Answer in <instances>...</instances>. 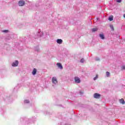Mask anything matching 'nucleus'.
<instances>
[{"mask_svg": "<svg viewBox=\"0 0 125 125\" xmlns=\"http://www.w3.org/2000/svg\"><path fill=\"white\" fill-rule=\"evenodd\" d=\"M19 5L20 6H23L25 5V1L24 0H20L19 1Z\"/></svg>", "mask_w": 125, "mask_h": 125, "instance_id": "nucleus-1", "label": "nucleus"}, {"mask_svg": "<svg viewBox=\"0 0 125 125\" xmlns=\"http://www.w3.org/2000/svg\"><path fill=\"white\" fill-rule=\"evenodd\" d=\"M18 64H19L18 61H16L12 64V66H13V67H17L18 66Z\"/></svg>", "mask_w": 125, "mask_h": 125, "instance_id": "nucleus-2", "label": "nucleus"}, {"mask_svg": "<svg viewBox=\"0 0 125 125\" xmlns=\"http://www.w3.org/2000/svg\"><path fill=\"white\" fill-rule=\"evenodd\" d=\"M74 80L75 83H81V80H80V78L78 77H75Z\"/></svg>", "mask_w": 125, "mask_h": 125, "instance_id": "nucleus-3", "label": "nucleus"}, {"mask_svg": "<svg viewBox=\"0 0 125 125\" xmlns=\"http://www.w3.org/2000/svg\"><path fill=\"white\" fill-rule=\"evenodd\" d=\"M101 96V95L97 93H96L94 94V98H96V99H99L100 98Z\"/></svg>", "mask_w": 125, "mask_h": 125, "instance_id": "nucleus-4", "label": "nucleus"}, {"mask_svg": "<svg viewBox=\"0 0 125 125\" xmlns=\"http://www.w3.org/2000/svg\"><path fill=\"white\" fill-rule=\"evenodd\" d=\"M52 82L53 83H58L56 77H53L52 78Z\"/></svg>", "mask_w": 125, "mask_h": 125, "instance_id": "nucleus-5", "label": "nucleus"}, {"mask_svg": "<svg viewBox=\"0 0 125 125\" xmlns=\"http://www.w3.org/2000/svg\"><path fill=\"white\" fill-rule=\"evenodd\" d=\"M57 66H58V68H60V69H63V66H62V64H61V63H59V62L57 63Z\"/></svg>", "mask_w": 125, "mask_h": 125, "instance_id": "nucleus-6", "label": "nucleus"}, {"mask_svg": "<svg viewBox=\"0 0 125 125\" xmlns=\"http://www.w3.org/2000/svg\"><path fill=\"white\" fill-rule=\"evenodd\" d=\"M57 42L58 43H59V44H61V43H62V42H63V41L61 39H58L57 40Z\"/></svg>", "mask_w": 125, "mask_h": 125, "instance_id": "nucleus-7", "label": "nucleus"}, {"mask_svg": "<svg viewBox=\"0 0 125 125\" xmlns=\"http://www.w3.org/2000/svg\"><path fill=\"white\" fill-rule=\"evenodd\" d=\"M37 74V69L34 68L32 71L33 75H36Z\"/></svg>", "mask_w": 125, "mask_h": 125, "instance_id": "nucleus-8", "label": "nucleus"}, {"mask_svg": "<svg viewBox=\"0 0 125 125\" xmlns=\"http://www.w3.org/2000/svg\"><path fill=\"white\" fill-rule=\"evenodd\" d=\"M120 103H121V104H125V100H124V99H121L119 100Z\"/></svg>", "mask_w": 125, "mask_h": 125, "instance_id": "nucleus-9", "label": "nucleus"}, {"mask_svg": "<svg viewBox=\"0 0 125 125\" xmlns=\"http://www.w3.org/2000/svg\"><path fill=\"white\" fill-rule=\"evenodd\" d=\"M97 30H98V28H97V27H95L92 29V32L93 33H94V32H96V31H97Z\"/></svg>", "mask_w": 125, "mask_h": 125, "instance_id": "nucleus-10", "label": "nucleus"}, {"mask_svg": "<svg viewBox=\"0 0 125 125\" xmlns=\"http://www.w3.org/2000/svg\"><path fill=\"white\" fill-rule=\"evenodd\" d=\"M108 20L109 21H113V16H110L108 18Z\"/></svg>", "mask_w": 125, "mask_h": 125, "instance_id": "nucleus-11", "label": "nucleus"}, {"mask_svg": "<svg viewBox=\"0 0 125 125\" xmlns=\"http://www.w3.org/2000/svg\"><path fill=\"white\" fill-rule=\"evenodd\" d=\"M100 37L101 38V39H102V40H104V35L103 34H100Z\"/></svg>", "mask_w": 125, "mask_h": 125, "instance_id": "nucleus-12", "label": "nucleus"}, {"mask_svg": "<svg viewBox=\"0 0 125 125\" xmlns=\"http://www.w3.org/2000/svg\"><path fill=\"white\" fill-rule=\"evenodd\" d=\"M98 79V75H96V77L94 78V81H96Z\"/></svg>", "mask_w": 125, "mask_h": 125, "instance_id": "nucleus-13", "label": "nucleus"}, {"mask_svg": "<svg viewBox=\"0 0 125 125\" xmlns=\"http://www.w3.org/2000/svg\"><path fill=\"white\" fill-rule=\"evenodd\" d=\"M110 28L111 29L112 31H114V26H113V25H110Z\"/></svg>", "mask_w": 125, "mask_h": 125, "instance_id": "nucleus-14", "label": "nucleus"}, {"mask_svg": "<svg viewBox=\"0 0 125 125\" xmlns=\"http://www.w3.org/2000/svg\"><path fill=\"white\" fill-rule=\"evenodd\" d=\"M24 103H30V101H29V100H25L24 101Z\"/></svg>", "mask_w": 125, "mask_h": 125, "instance_id": "nucleus-15", "label": "nucleus"}, {"mask_svg": "<svg viewBox=\"0 0 125 125\" xmlns=\"http://www.w3.org/2000/svg\"><path fill=\"white\" fill-rule=\"evenodd\" d=\"M110 76V72H106V77H109Z\"/></svg>", "mask_w": 125, "mask_h": 125, "instance_id": "nucleus-16", "label": "nucleus"}, {"mask_svg": "<svg viewBox=\"0 0 125 125\" xmlns=\"http://www.w3.org/2000/svg\"><path fill=\"white\" fill-rule=\"evenodd\" d=\"M80 62L81 63H83V62H84V60L83 59H82L80 61Z\"/></svg>", "mask_w": 125, "mask_h": 125, "instance_id": "nucleus-17", "label": "nucleus"}, {"mask_svg": "<svg viewBox=\"0 0 125 125\" xmlns=\"http://www.w3.org/2000/svg\"><path fill=\"white\" fill-rule=\"evenodd\" d=\"M3 33H8V30H3Z\"/></svg>", "mask_w": 125, "mask_h": 125, "instance_id": "nucleus-18", "label": "nucleus"}, {"mask_svg": "<svg viewBox=\"0 0 125 125\" xmlns=\"http://www.w3.org/2000/svg\"><path fill=\"white\" fill-rule=\"evenodd\" d=\"M122 69L123 70H125V66H122Z\"/></svg>", "mask_w": 125, "mask_h": 125, "instance_id": "nucleus-19", "label": "nucleus"}, {"mask_svg": "<svg viewBox=\"0 0 125 125\" xmlns=\"http://www.w3.org/2000/svg\"><path fill=\"white\" fill-rule=\"evenodd\" d=\"M122 1L121 0H117V2H121Z\"/></svg>", "mask_w": 125, "mask_h": 125, "instance_id": "nucleus-20", "label": "nucleus"}, {"mask_svg": "<svg viewBox=\"0 0 125 125\" xmlns=\"http://www.w3.org/2000/svg\"><path fill=\"white\" fill-rule=\"evenodd\" d=\"M124 18H125V14L124 15Z\"/></svg>", "mask_w": 125, "mask_h": 125, "instance_id": "nucleus-21", "label": "nucleus"}]
</instances>
